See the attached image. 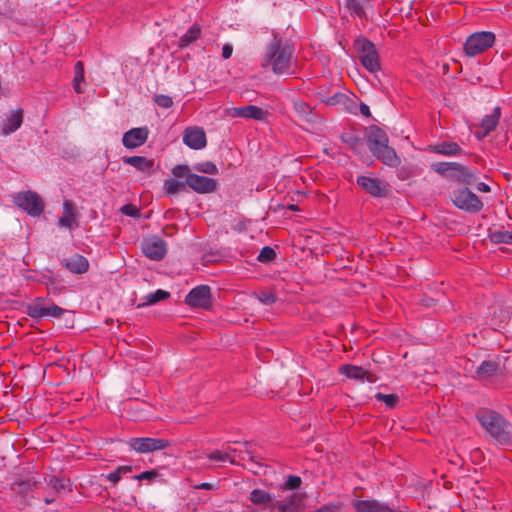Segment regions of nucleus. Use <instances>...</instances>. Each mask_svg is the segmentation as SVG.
Returning <instances> with one entry per match:
<instances>
[{
    "mask_svg": "<svg viewBox=\"0 0 512 512\" xmlns=\"http://www.w3.org/2000/svg\"><path fill=\"white\" fill-rule=\"evenodd\" d=\"M121 211H122L123 214H125L127 216H132V217L137 216L138 212H139V210L136 207L131 206V205L123 206Z\"/></svg>",
    "mask_w": 512,
    "mask_h": 512,
    "instance_id": "48",
    "label": "nucleus"
},
{
    "mask_svg": "<svg viewBox=\"0 0 512 512\" xmlns=\"http://www.w3.org/2000/svg\"><path fill=\"white\" fill-rule=\"evenodd\" d=\"M256 297L263 305H272L277 300L276 294L270 290L260 291Z\"/></svg>",
    "mask_w": 512,
    "mask_h": 512,
    "instance_id": "41",
    "label": "nucleus"
},
{
    "mask_svg": "<svg viewBox=\"0 0 512 512\" xmlns=\"http://www.w3.org/2000/svg\"><path fill=\"white\" fill-rule=\"evenodd\" d=\"M370 0H346L345 9L354 16L359 18L365 17V6Z\"/></svg>",
    "mask_w": 512,
    "mask_h": 512,
    "instance_id": "27",
    "label": "nucleus"
},
{
    "mask_svg": "<svg viewBox=\"0 0 512 512\" xmlns=\"http://www.w3.org/2000/svg\"><path fill=\"white\" fill-rule=\"evenodd\" d=\"M53 501H54V499H53V498H48V497H46V498L44 499V502H45L46 504H50V503H52Z\"/></svg>",
    "mask_w": 512,
    "mask_h": 512,
    "instance_id": "54",
    "label": "nucleus"
},
{
    "mask_svg": "<svg viewBox=\"0 0 512 512\" xmlns=\"http://www.w3.org/2000/svg\"><path fill=\"white\" fill-rule=\"evenodd\" d=\"M343 373L351 379L363 380L367 376V371L361 367L347 365L343 367Z\"/></svg>",
    "mask_w": 512,
    "mask_h": 512,
    "instance_id": "33",
    "label": "nucleus"
},
{
    "mask_svg": "<svg viewBox=\"0 0 512 512\" xmlns=\"http://www.w3.org/2000/svg\"><path fill=\"white\" fill-rule=\"evenodd\" d=\"M141 247L144 255L155 261L161 260L167 252L165 241L158 237L144 239Z\"/></svg>",
    "mask_w": 512,
    "mask_h": 512,
    "instance_id": "11",
    "label": "nucleus"
},
{
    "mask_svg": "<svg viewBox=\"0 0 512 512\" xmlns=\"http://www.w3.org/2000/svg\"><path fill=\"white\" fill-rule=\"evenodd\" d=\"M186 184L196 193L206 194L211 193L216 189L217 180L193 173L188 176Z\"/></svg>",
    "mask_w": 512,
    "mask_h": 512,
    "instance_id": "13",
    "label": "nucleus"
},
{
    "mask_svg": "<svg viewBox=\"0 0 512 512\" xmlns=\"http://www.w3.org/2000/svg\"><path fill=\"white\" fill-rule=\"evenodd\" d=\"M476 418L483 429L501 446L512 444V424L498 412L482 408L476 413Z\"/></svg>",
    "mask_w": 512,
    "mask_h": 512,
    "instance_id": "2",
    "label": "nucleus"
},
{
    "mask_svg": "<svg viewBox=\"0 0 512 512\" xmlns=\"http://www.w3.org/2000/svg\"><path fill=\"white\" fill-rule=\"evenodd\" d=\"M353 507L357 512H393L387 505L376 500H355Z\"/></svg>",
    "mask_w": 512,
    "mask_h": 512,
    "instance_id": "24",
    "label": "nucleus"
},
{
    "mask_svg": "<svg viewBox=\"0 0 512 512\" xmlns=\"http://www.w3.org/2000/svg\"><path fill=\"white\" fill-rule=\"evenodd\" d=\"M194 169L200 173L215 175L218 173L217 166L211 161H204L194 165Z\"/></svg>",
    "mask_w": 512,
    "mask_h": 512,
    "instance_id": "38",
    "label": "nucleus"
},
{
    "mask_svg": "<svg viewBox=\"0 0 512 512\" xmlns=\"http://www.w3.org/2000/svg\"><path fill=\"white\" fill-rule=\"evenodd\" d=\"M431 169L444 177L453 181L472 184L477 176L474 170L457 162H436L431 164Z\"/></svg>",
    "mask_w": 512,
    "mask_h": 512,
    "instance_id": "3",
    "label": "nucleus"
},
{
    "mask_svg": "<svg viewBox=\"0 0 512 512\" xmlns=\"http://www.w3.org/2000/svg\"><path fill=\"white\" fill-rule=\"evenodd\" d=\"M294 52L293 44L274 35L266 47L262 66L270 68L276 75H293L297 71V60Z\"/></svg>",
    "mask_w": 512,
    "mask_h": 512,
    "instance_id": "1",
    "label": "nucleus"
},
{
    "mask_svg": "<svg viewBox=\"0 0 512 512\" xmlns=\"http://www.w3.org/2000/svg\"><path fill=\"white\" fill-rule=\"evenodd\" d=\"M228 116L233 118H246L253 120H264L268 112L255 105H247L243 107H230L226 110Z\"/></svg>",
    "mask_w": 512,
    "mask_h": 512,
    "instance_id": "12",
    "label": "nucleus"
},
{
    "mask_svg": "<svg viewBox=\"0 0 512 512\" xmlns=\"http://www.w3.org/2000/svg\"><path fill=\"white\" fill-rule=\"evenodd\" d=\"M372 154L384 165L389 167L395 168L401 163L400 157L397 155L396 151L388 144L379 148V150H376Z\"/></svg>",
    "mask_w": 512,
    "mask_h": 512,
    "instance_id": "21",
    "label": "nucleus"
},
{
    "mask_svg": "<svg viewBox=\"0 0 512 512\" xmlns=\"http://www.w3.org/2000/svg\"><path fill=\"white\" fill-rule=\"evenodd\" d=\"M360 111L363 115L366 116L370 114L369 107L366 104H361Z\"/></svg>",
    "mask_w": 512,
    "mask_h": 512,
    "instance_id": "53",
    "label": "nucleus"
},
{
    "mask_svg": "<svg viewBox=\"0 0 512 512\" xmlns=\"http://www.w3.org/2000/svg\"><path fill=\"white\" fill-rule=\"evenodd\" d=\"M313 512H326V508L325 507H321Z\"/></svg>",
    "mask_w": 512,
    "mask_h": 512,
    "instance_id": "55",
    "label": "nucleus"
},
{
    "mask_svg": "<svg viewBox=\"0 0 512 512\" xmlns=\"http://www.w3.org/2000/svg\"><path fill=\"white\" fill-rule=\"evenodd\" d=\"M301 484V478L298 476H289L285 482V488L287 489H297Z\"/></svg>",
    "mask_w": 512,
    "mask_h": 512,
    "instance_id": "47",
    "label": "nucleus"
},
{
    "mask_svg": "<svg viewBox=\"0 0 512 512\" xmlns=\"http://www.w3.org/2000/svg\"><path fill=\"white\" fill-rule=\"evenodd\" d=\"M233 52V47L231 44H224L222 47V57L224 59H228L231 57Z\"/></svg>",
    "mask_w": 512,
    "mask_h": 512,
    "instance_id": "49",
    "label": "nucleus"
},
{
    "mask_svg": "<svg viewBox=\"0 0 512 512\" xmlns=\"http://www.w3.org/2000/svg\"><path fill=\"white\" fill-rule=\"evenodd\" d=\"M303 497L301 495H292L286 500L277 501L275 507L279 512H297L302 507Z\"/></svg>",
    "mask_w": 512,
    "mask_h": 512,
    "instance_id": "26",
    "label": "nucleus"
},
{
    "mask_svg": "<svg viewBox=\"0 0 512 512\" xmlns=\"http://www.w3.org/2000/svg\"><path fill=\"white\" fill-rule=\"evenodd\" d=\"M201 29L198 25L194 24L187 32L179 39V47L185 48L200 37Z\"/></svg>",
    "mask_w": 512,
    "mask_h": 512,
    "instance_id": "29",
    "label": "nucleus"
},
{
    "mask_svg": "<svg viewBox=\"0 0 512 512\" xmlns=\"http://www.w3.org/2000/svg\"><path fill=\"white\" fill-rule=\"evenodd\" d=\"M149 135L147 127L132 128L125 132L122 138L123 145L128 149H134L143 145Z\"/></svg>",
    "mask_w": 512,
    "mask_h": 512,
    "instance_id": "17",
    "label": "nucleus"
},
{
    "mask_svg": "<svg viewBox=\"0 0 512 512\" xmlns=\"http://www.w3.org/2000/svg\"><path fill=\"white\" fill-rule=\"evenodd\" d=\"M429 151L448 157L463 154V149L460 147V145L452 141H442L435 145H431L429 146Z\"/></svg>",
    "mask_w": 512,
    "mask_h": 512,
    "instance_id": "22",
    "label": "nucleus"
},
{
    "mask_svg": "<svg viewBox=\"0 0 512 512\" xmlns=\"http://www.w3.org/2000/svg\"><path fill=\"white\" fill-rule=\"evenodd\" d=\"M276 257V253L273 248L265 246L261 249L257 259L262 263L272 261Z\"/></svg>",
    "mask_w": 512,
    "mask_h": 512,
    "instance_id": "43",
    "label": "nucleus"
},
{
    "mask_svg": "<svg viewBox=\"0 0 512 512\" xmlns=\"http://www.w3.org/2000/svg\"><path fill=\"white\" fill-rule=\"evenodd\" d=\"M451 200L457 208L468 213L475 214L480 212L483 208L482 201L468 188L455 190L452 193Z\"/></svg>",
    "mask_w": 512,
    "mask_h": 512,
    "instance_id": "8",
    "label": "nucleus"
},
{
    "mask_svg": "<svg viewBox=\"0 0 512 512\" xmlns=\"http://www.w3.org/2000/svg\"><path fill=\"white\" fill-rule=\"evenodd\" d=\"M503 367L500 360H485L477 368V376L479 379H489L502 373Z\"/></svg>",
    "mask_w": 512,
    "mask_h": 512,
    "instance_id": "23",
    "label": "nucleus"
},
{
    "mask_svg": "<svg viewBox=\"0 0 512 512\" xmlns=\"http://www.w3.org/2000/svg\"><path fill=\"white\" fill-rule=\"evenodd\" d=\"M58 225L67 229L77 226L72 202L65 200L63 202V214L58 220Z\"/></svg>",
    "mask_w": 512,
    "mask_h": 512,
    "instance_id": "25",
    "label": "nucleus"
},
{
    "mask_svg": "<svg viewBox=\"0 0 512 512\" xmlns=\"http://www.w3.org/2000/svg\"><path fill=\"white\" fill-rule=\"evenodd\" d=\"M250 500L254 504H267L271 501V495L264 490L254 489L250 493Z\"/></svg>",
    "mask_w": 512,
    "mask_h": 512,
    "instance_id": "37",
    "label": "nucleus"
},
{
    "mask_svg": "<svg viewBox=\"0 0 512 512\" xmlns=\"http://www.w3.org/2000/svg\"><path fill=\"white\" fill-rule=\"evenodd\" d=\"M127 444L135 452L146 454L167 448L169 441L163 438L135 437L129 439Z\"/></svg>",
    "mask_w": 512,
    "mask_h": 512,
    "instance_id": "9",
    "label": "nucleus"
},
{
    "mask_svg": "<svg viewBox=\"0 0 512 512\" xmlns=\"http://www.w3.org/2000/svg\"><path fill=\"white\" fill-rule=\"evenodd\" d=\"M389 142L387 134L377 126H371L367 134V143L371 153L387 145Z\"/></svg>",
    "mask_w": 512,
    "mask_h": 512,
    "instance_id": "19",
    "label": "nucleus"
},
{
    "mask_svg": "<svg viewBox=\"0 0 512 512\" xmlns=\"http://www.w3.org/2000/svg\"><path fill=\"white\" fill-rule=\"evenodd\" d=\"M361 64L371 73H377L381 69L380 58L375 45L366 38H357L354 41Z\"/></svg>",
    "mask_w": 512,
    "mask_h": 512,
    "instance_id": "4",
    "label": "nucleus"
},
{
    "mask_svg": "<svg viewBox=\"0 0 512 512\" xmlns=\"http://www.w3.org/2000/svg\"><path fill=\"white\" fill-rule=\"evenodd\" d=\"M61 264L70 272L74 274H83L85 273L89 268L88 260L80 255V254H74L69 258H64L61 261Z\"/></svg>",
    "mask_w": 512,
    "mask_h": 512,
    "instance_id": "20",
    "label": "nucleus"
},
{
    "mask_svg": "<svg viewBox=\"0 0 512 512\" xmlns=\"http://www.w3.org/2000/svg\"><path fill=\"white\" fill-rule=\"evenodd\" d=\"M289 208H290L291 210H297V207H296L295 205H290V206H289Z\"/></svg>",
    "mask_w": 512,
    "mask_h": 512,
    "instance_id": "56",
    "label": "nucleus"
},
{
    "mask_svg": "<svg viewBox=\"0 0 512 512\" xmlns=\"http://www.w3.org/2000/svg\"><path fill=\"white\" fill-rule=\"evenodd\" d=\"M376 400L385 403L388 408H394L398 403L399 397L396 394L376 393Z\"/></svg>",
    "mask_w": 512,
    "mask_h": 512,
    "instance_id": "40",
    "label": "nucleus"
},
{
    "mask_svg": "<svg viewBox=\"0 0 512 512\" xmlns=\"http://www.w3.org/2000/svg\"><path fill=\"white\" fill-rule=\"evenodd\" d=\"M123 162L142 172L149 171L153 166V162L151 160H148L142 156L125 157Z\"/></svg>",
    "mask_w": 512,
    "mask_h": 512,
    "instance_id": "28",
    "label": "nucleus"
},
{
    "mask_svg": "<svg viewBox=\"0 0 512 512\" xmlns=\"http://www.w3.org/2000/svg\"><path fill=\"white\" fill-rule=\"evenodd\" d=\"M489 238L495 244H512V231L494 230L490 232Z\"/></svg>",
    "mask_w": 512,
    "mask_h": 512,
    "instance_id": "30",
    "label": "nucleus"
},
{
    "mask_svg": "<svg viewBox=\"0 0 512 512\" xmlns=\"http://www.w3.org/2000/svg\"><path fill=\"white\" fill-rule=\"evenodd\" d=\"M155 102L158 106L165 108V109L170 108L173 105L172 98L168 95H163V94L156 95Z\"/></svg>",
    "mask_w": 512,
    "mask_h": 512,
    "instance_id": "46",
    "label": "nucleus"
},
{
    "mask_svg": "<svg viewBox=\"0 0 512 512\" xmlns=\"http://www.w3.org/2000/svg\"><path fill=\"white\" fill-rule=\"evenodd\" d=\"M295 108L297 111H300L303 113L310 111L309 105H307L306 103H303V102L295 103Z\"/></svg>",
    "mask_w": 512,
    "mask_h": 512,
    "instance_id": "51",
    "label": "nucleus"
},
{
    "mask_svg": "<svg viewBox=\"0 0 512 512\" xmlns=\"http://www.w3.org/2000/svg\"><path fill=\"white\" fill-rule=\"evenodd\" d=\"M48 485L55 491V492H62L65 490H69L70 487V481L64 478H58L55 476H51Z\"/></svg>",
    "mask_w": 512,
    "mask_h": 512,
    "instance_id": "35",
    "label": "nucleus"
},
{
    "mask_svg": "<svg viewBox=\"0 0 512 512\" xmlns=\"http://www.w3.org/2000/svg\"><path fill=\"white\" fill-rule=\"evenodd\" d=\"M476 188L478 191L483 192V193H488L491 190L490 186L484 182L478 183Z\"/></svg>",
    "mask_w": 512,
    "mask_h": 512,
    "instance_id": "52",
    "label": "nucleus"
},
{
    "mask_svg": "<svg viewBox=\"0 0 512 512\" xmlns=\"http://www.w3.org/2000/svg\"><path fill=\"white\" fill-rule=\"evenodd\" d=\"M356 182L363 190L374 197H383L386 194L385 186L378 178L358 176Z\"/></svg>",
    "mask_w": 512,
    "mask_h": 512,
    "instance_id": "18",
    "label": "nucleus"
},
{
    "mask_svg": "<svg viewBox=\"0 0 512 512\" xmlns=\"http://www.w3.org/2000/svg\"><path fill=\"white\" fill-rule=\"evenodd\" d=\"M23 121L22 110H11L2 116L0 134L8 136L20 128Z\"/></svg>",
    "mask_w": 512,
    "mask_h": 512,
    "instance_id": "14",
    "label": "nucleus"
},
{
    "mask_svg": "<svg viewBox=\"0 0 512 512\" xmlns=\"http://www.w3.org/2000/svg\"><path fill=\"white\" fill-rule=\"evenodd\" d=\"M159 476L156 470L144 471L138 475H135L133 479L138 481H153Z\"/></svg>",
    "mask_w": 512,
    "mask_h": 512,
    "instance_id": "45",
    "label": "nucleus"
},
{
    "mask_svg": "<svg viewBox=\"0 0 512 512\" xmlns=\"http://www.w3.org/2000/svg\"><path fill=\"white\" fill-rule=\"evenodd\" d=\"M495 42V34L490 31H481L471 34L464 43L467 56L474 57L490 48Z\"/></svg>",
    "mask_w": 512,
    "mask_h": 512,
    "instance_id": "6",
    "label": "nucleus"
},
{
    "mask_svg": "<svg viewBox=\"0 0 512 512\" xmlns=\"http://www.w3.org/2000/svg\"><path fill=\"white\" fill-rule=\"evenodd\" d=\"M65 310L54 303H46L42 297H37L25 305V313L33 319L59 318Z\"/></svg>",
    "mask_w": 512,
    "mask_h": 512,
    "instance_id": "5",
    "label": "nucleus"
},
{
    "mask_svg": "<svg viewBox=\"0 0 512 512\" xmlns=\"http://www.w3.org/2000/svg\"><path fill=\"white\" fill-rule=\"evenodd\" d=\"M183 142L194 150L203 149L206 146V135L200 127H188L183 133Z\"/></svg>",
    "mask_w": 512,
    "mask_h": 512,
    "instance_id": "16",
    "label": "nucleus"
},
{
    "mask_svg": "<svg viewBox=\"0 0 512 512\" xmlns=\"http://www.w3.org/2000/svg\"><path fill=\"white\" fill-rule=\"evenodd\" d=\"M231 451L232 450H230V449H229V451H225V452H222L220 450H215L208 454V458L210 460L217 461V462L229 461V462L233 463V458L230 455Z\"/></svg>",
    "mask_w": 512,
    "mask_h": 512,
    "instance_id": "42",
    "label": "nucleus"
},
{
    "mask_svg": "<svg viewBox=\"0 0 512 512\" xmlns=\"http://www.w3.org/2000/svg\"><path fill=\"white\" fill-rule=\"evenodd\" d=\"M195 488L201 490H214L217 488V485L213 483L203 482L201 484L196 485Z\"/></svg>",
    "mask_w": 512,
    "mask_h": 512,
    "instance_id": "50",
    "label": "nucleus"
},
{
    "mask_svg": "<svg viewBox=\"0 0 512 512\" xmlns=\"http://www.w3.org/2000/svg\"><path fill=\"white\" fill-rule=\"evenodd\" d=\"M34 484L35 483L31 482L29 479L16 480L11 484V489L16 493H26L32 488V486H34Z\"/></svg>",
    "mask_w": 512,
    "mask_h": 512,
    "instance_id": "39",
    "label": "nucleus"
},
{
    "mask_svg": "<svg viewBox=\"0 0 512 512\" xmlns=\"http://www.w3.org/2000/svg\"><path fill=\"white\" fill-rule=\"evenodd\" d=\"M132 471L133 467L130 465L119 466L115 471L110 472L107 475V480H109L113 484H116L121 480L122 476L131 473Z\"/></svg>",
    "mask_w": 512,
    "mask_h": 512,
    "instance_id": "34",
    "label": "nucleus"
},
{
    "mask_svg": "<svg viewBox=\"0 0 512 512\" xmlns=\"http://www.w3.org/2000/svg\"><path fill=\"white\" fill-rule=\"evenodd\" d=\"M185 303L194 308L208 309L211 306V289L207 285L193 288L185 297Z\"/></svg>",
    "mask_w": 512,
    "mask_h": 512,
    "instance_id": "10",
    "label": "nucleus"
},
{
    "mask_svg": "<svg viewBox=\"0 0 512 512\" xmlns=\"http://www.w3.org/2000/svg\"><path fill=\"white\" fill-rule=\"evenodd\" d=\"M186 181H179L175 178H169L164 182V188L167 194L172 195L180 191H185Z\"/></svg>",
    "mask_w": 512,
    "mask_h": 512,
    "instance_id": "31",
    "label": "nucleus"
},
{
    "mask_svg": "<svg viewBox=\"0 0 512 512\" xmlns=\"http://www.w3.org/2000/svg\"><path fill=\"white\" fill-rule=\"evenodd\" d=\"M75 76L73 79L74 89L77 93H82L81 82L84 81V68L81 61H78L75 66Z\"/></svg>",
    "mask_w": 512,
    "mask_h": 512,
    "instance_id": "36",
    "label": "nucleus"
},
{
    "mask_svg": "<svg viewBox=\"0 0 512 512\" xmlns=\"http://www.w3.org/2000/svg\"><path fill=\"white\" fill-rule=\"evenodd\" d=\"M500 117L501 108L496 106L490 114H487L482 118L479 129L476 131V137L478 139H482L494 131L499 123Z\"/></svg>",
    "mask_w": 512,
    "mask_h": 512,
    "instance_id": "15",
    "label": "nucleus"
},
{
    "mask_svg": "<svg viewBox=\"0 0 512 512\" xmlns=\"http://www.w3.org/2000/svg\"><path fill=\"white\" fill-rule=\"evenodd\" d=\"M173 175L176 178L188 179L189 175H192L190 167L188 165H176L172 170Z\"/></svg>",
    "mask_w": 512,
    "mask_h": 512,
    "instance_id": "44",
    "label": "nucleus"
},
{
    "mask_svg": "<svg viewBox=\"0 0 512 512\" xmlns=\"http://www.w3.org/2000/svg\"><path fill=\"white\" fill-rule=\"evenodd\" d=\"M14 203L30 216H40L44 210L41 197L33 191H21L13 195Z\"/></svg>",
    "mask_w": 512,
    "mask_h": 512,
    "instance_id": "7",
    "label": "nucleus"
},
{
    "mask_svg": "<svg viewBox=\"0 0 512 512\" xmlns=\"http://www.w3.org/2000/svg\"><path fill=\"white\" fill-rule=\"evenodd\" d=\"M170 296L169 292L158 289L155 292L149 293L144 297V301L142 303V306L146 305H153L157 302L164 300Z\"/></svg>",
    "mask_w": 512,
    "mask_h": 512,
    "instance_id": "32",
    "label": "nucleus"
}]
</instances>
